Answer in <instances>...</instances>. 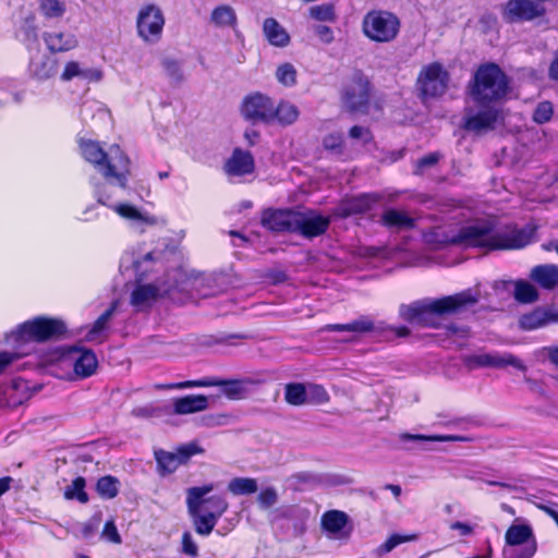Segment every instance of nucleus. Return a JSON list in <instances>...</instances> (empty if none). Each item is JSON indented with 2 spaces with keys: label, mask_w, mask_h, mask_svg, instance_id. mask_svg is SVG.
Wrapping results in <instances>:
<instances>
[{
  "label": "nucleus",
  "mask_w": 558,
  "mask_h": 558,
  "mask_svg": "<svg viewBox=\"0 0 558 558\" xmlns=\"http://www.w3.org/2000/svg\"><path fill=\"white\" fill-rule=\"evenodd\" d=\"M509 93V78L505 72L494 63L480 66L474 75L471 86V96L481 106L502 101Z\"/></svg>",
  "instance_id": "obj_6"
},
{
  "label": "nucleus",
  "mask_w": 558,
  "mask_h": 558,
  "mask_svg": "<svg viewBox=\"0 0 558 558\" xmlns=\"http://www.w3.org/2000/svg\"><path fill=\"white\" fill-rule=\"evenodd\" d=\"M163 70L167 75L171 77L175 82H181L183 80V72L180 63L173 59H165L162 61Z\"/></svg>",
  "instance_id": "obj_51"
},
{
  "label": "nucleus",
  "mask_w": 558,
  "mask_h": 558,
  "mask_svg": "<svg viewBox=\"0 0 558 558\" xmlns=\"http://www.w3.org/2000/svg\"><path fill=\"white\" fill-rule=\"evenodd\" d=\"M101 535L102 537L114 544H121L122 542L121 536L113 521L106 522Z\"/></svg>",
  "instance_id": "obj_54"
},
{
  "label": "nucleus",
  "mask_w": 558,
  "mask_h": 558,
  "mask_svg": "<svg viewBox=\"0 0 558 558\" xmlns=\"http://www.w3.org/2000/svg\"><path fill=\"white\" fill-rule=\"evenodd\" d=\"M324 329L327 331H348L354 333H365L381 332L386 330V327L384 326L383 323L376 325L368 316H361L360 318L348 324L327 325Z\"/></svg>",
  "instance_id": "obj_23"
},
{
  "label": "nucleus",
  "mask_w": 558,
  "mask_h": 558,
  "mask_svg": "<svg viewBox=\"0 0 558 558\" xmlns=\"http://www.w3.org/2000/svg\"><path fill=\"white\" fill-rule=\"evenodd\" d=\"M80 150L83 158L93 165L106 180L104 183L90 180L97 203L110 206L108 202L112 198V194L109 192V186L112 184H117L121 189L128 186L131 172L130 158L119 145H111L105 150L98 142L92 140H81Z\"/></svg>",
  "instance_id": "obj_1"
},
{
  "label": "nucleus",
  "mask_w": 558,
  "mask_h": 558,
  "mask_svg": "<svg viewBox=\"0 0 558 558\" xmlns=\"http://www.w3.org/2000/svg\"><path fill=\"white\" fill-rule=\"evenodd\" d=\"M58 72V60L45 53L32 57L28 64L29 76L39 82L53 77Z\"/></svg>",
  "instance_id": "obj_20"
},
{
  "label": "nucleus",
  "mask_w": 558,
  "mask_h": 558,
  "mask_svg": "<svg viewBox=\"0 0 558 558\" xmlns=\"http://www.w3.org/2000/svg\"><path fill=\"white\" fill-rule=\"evenodd\" d=\"M241 112L246 120L272 123L275 104L270 97L254 93L243 99Z\"/></svg>",
  "instance_id": "obj_11"
},
{
  "label": "nucleus",
  "mask_w": 558,
  "mask_h": 558,
  "mask_svg": "<svg viewBox=\"0 0 558 558\" xmlns=\"http://www.w3.org/2000/svg\"><path fill=\"white\" fill-rule=\"evenodd\" d=\"M43 39L52 53L66 52L75 49L78 45L76 36L69 32H46Z\"/></svg>",
  "instance_id": "obj_24"
},
{
  "label": "nucleus",
  "mask_w": 558,
  "mask_h": 558,
  "mask_svg": "<svg viewBox=\"0 0 558 558\" xmlns=\"http://www.w3.org/2000/svg\"><path fill=\"white\" fill-rule=\"evenodd\" d=\"M539 354L545 357L556 369H558V344L543 347Z\"/></svg>",
  "instance_id": "obj_56"
},
{
  "label": "nucleus",
  "mask_w": 558,
  "mask_h": 558,
  "mask_svg": "<svg viewBox=\"0 0 558 558\" xmlns=\"http://www.w3.org/2000/svg\"><path fill=\"white\" fill-rule=\"evenodd\" d=\"M379 201L376 194H360L341 202L338 211L340 216L348 217L357 214H364L373 208Z\"/></svg>",
  "instance_id": "obj_21"
},
{
  "label": "nucleus",
  "mask_w": 558,
  "mask_h": 558,
  "mask_svg": "<svg viewBox=\"0 0 558 558\" xmlns=\"http://www.w3.org/2000/svg\"><path fill=\"white\" fill-rule=\"evenodd\" d=\"M182 551L191 557H195L198 554V547L189 532L182 535Z\"/></svg>",
  "instance_id": "obj_55"
},
{
  "label": "nucleus",
  "mask_w": 558,
  "mask_h": 558,
  "mask_svg": "<svg viewBox=\"0 0 558 558\" xmlns=\"http://www.w3.org/2000/svg\"><path fill=\"white\" fill-rule=\"evenodd\" d=\"M85 480L83 477H76L71 485L65 488L64 497L66 499H77L82 504L88 501V496L85 493Z\"/></svg>",
  "instance_id": "obj_42"
},
{
  "label": "nucleus",
  "mask_w": 558,
  "mask_h": 558,
  "mask_svg": "<svg viewBox=\"0 0 558 558\" xmlns=\"http://www.w3.org/2000/svg\"><path fill=\"white\" fill-rule=\"evenodd\" d=\"M112 209L122 218L132 221L143 222L149 226L156 225L157 219L154 216H148L142 214L136 207L129 204H118L116 206H111Z\"/></svg>",
  "instance_id": "obj_33"
},
{
  "label": "nucleus",
  "mask_w": 558,
  "mask_h": 558,
  "mask_svg": "<svg viewBox=\"0 0 558 558\" xmlns=\"http://www.w3.org/2000/svg\"><path fill=\"white\" fill-rule=\"evenodd\" d=\"M400 19L386 10H372L362 21V32L366 38L377 44L393 41L400 33Z\"/></svg>",
  "instance_id": "obj_7"
},
{
  "label": "nucleus",
  "mask_w": 558,
  "mask_h": 558,
  "mask_svg": "<svg viewBox=\"0 0 558 558\" xmlns=\"http://www.w3.org/2000/svg\"><path fill=\"white\" fill-rule=\"evenodd\" d=\"M513 298L522 304L534 303L539 299L537 286L531 280H515L513 281Z\"/></svg>",
  "instance_id": "obj_30"
},
{
  "label": "nucleus",
  "mask_w": 558,
  "mask_h": 558,
  "mask_svg": "<svg viewBox=\"0 0 558 558\" xmlns=\"http://www.w3.org/2000/svg\"><path fill=\"white\" fill-rule=\"evenodd\" d=\"M284 400L291 405H303L306 403L307 395L303 384H287L284 387Z\"/></svg>",
  "instance_id": "obj_39"
},
{
  "label": "nucleus",
  "mask_w": 558,
  "mask_h": 558,
  "mask_svg": "<svg viewBox=\"0 0 558 558\" xmlns=\"http://www.w3.org/2000/svg\"><path fill=\"white\" fill-rule=\"evenodd\" d=\"M349 134L352 138H362L364 141H368L371 137L369 131L359 125H354L353 128H351Z\"/></svg>",
  "instance_id": "obj_60"
},
{
  "label": "nucleus",
  "mask_w": 558,
  "mask_h": 558,
  "mask_svg": "<svg viewBox=\"0 0 558 558\" xmlns=\"http://www.w3.org/2000/svg\"><path fill=\"white\" fill-rule=\"evenodd\" d=\"M166 24V17L155 3L142 5L136 16L137 36L148 45H155L160 41Z\"/></svg>",
  "instance_id": "obj_8"
},
{
  "label": "nucleus",
  "mask_w": 558,
  "mask_h": 558,
  "mask_svg": "<svg viewBox=\"0 0 558 558\" xmlns=\"http://www.w3.org/2000/svg\"><path fill=\"white\" fill-rule=\"evenodd\" d=\"M480 293L470 289L440 299H424L411 304H402L399 315L402 319L421 326H435V315L454 314L462 308L476 304Z\"/></svg>",
  "instance_id": "obj_2"
},
{
  "label": "nucleus",
  "mask_w": 558,
  "mask_h": 558,
  "mask_svg": "<svg viewBox=\"0 0 558 558\" xmlns=\"http://www.w3.org/2000/svg\"><path fill=\"white\" fill-rule=\"evenodd\" d=\"M263 33L268 43L275 47H287L290 41V35L283 26L274 17H268L263 23Z\"/></svg>",
  "instance_id": "obj_26"
},
{
  "label": "nucleus",
  "mask_w": 558,
  "mask_h": 558,
  "mask_svg": "<svg viewBox=\"0 0 558 558\" xmlns=\"http://www.w3.org/2000/svg\"><path fill=\"white\" fill-rule=\"evenodd\" d=\"M533 532L529 525H511L506 532V543L510 547H515L529 542L532 537Z\"/></svg>",
  "instance_id": "obj_36"
},
{
  "label": "nucleus",
  "mask_w": 558,
  "mask_h": 558,
  "mask_svg": "<svg viewBox=\"0 0 558 558\" xmlns=\"http://www.w3.org/2000/svg\"><path fill=\"white\" fill-rule=\"evenodd\" d=\"M463 362L470 369L478 367L505 368L512 366L519 371L525 372V364L515 355L508 352H485L463 357Z\"/></svg>",
  "instance_id": "obj_9"
},
{
  "label": "nucleus",
  "mask_w": 558,
  "mask_h": 558,
  "mask_svg": "<svg viewBox=\"0 0 558 558\" xmlns=\"http://www.w3.org/2000/svg\"><path fill=\"white\" fill-rule=\"evenodd\" d=\"M276 77L284 86H293L296 83V70L291 63H283L278 66Z\"/></svg>",
  "instance_id": "obj_46"
},
{
  "label": "nucleus",
  "mask_w": 558,
  "mask_h": 558,
  "mask_svg": "<svg viewBox=\"0 0 558 558\" xmlns=\"http://www.w3.org/2000/svg\"><path fill=\"white\" fill-rule=\"evenodd\" d=\"M278 501V494L276 488L267 487L263 489L257 496V502L262 509H268L275 506Z\"/></svg>",
  "instance_id": "obj_49"
},
{
  "label": "nucleus",
  "mask_w": 558,
  "mask_h": 558,
  "mask_svg": "<svg viewBox=\"0 0 558 558\" xmlns=\"http://www.w3.org/2000/svg\"><path fill=\"white\" fill-rule=\"evenodd\" d=\"M449 75L442 65L435 62L422 69L417 78V86L425 97H437L445 94L448 87Z\"/></svg>",
  "instance_id": "obj_10"
},
{
  "label": "nucleus",
  "mask_w": 558,
  "mask_h": 558,
  "mask_svg": "<svg viewBox=\"0 0 558 558\" xmlns=\"http://www.w3.org/2000/svg\"><path fill=\"white\" fill-rule=\"evenodd\" d=\"M343 144V136L341 133H331L325 136L323 141V145L325 149L335 151V153H341Z\"/></svg>",
  "instance_id": "obj_53"
},
{
  "label": "nucleus",
  "mask_w": 558,
  "mask_h": 558,
  "mask_svg": "<svg viewBox=\"0 0 558 558\" xmlns=\"http://www.w3.org/2000/svg\"><path fill=\"white\" fill-rule=\"evenodd\" d=\"M210 22L217 27H232L236 24V13L232 7L221 4L213 10Z\"/></svg>",
  "instance_id": "obj_32"
},
{
  "label": "nucleus",
  "mask_w": 558,
  "mask_h": 558,
  "mask_svg": "<svg viewBox=\"0 0 558 558\" xmlns=\"http://www.w3.org/2000/svg\"><path fill=\"white\" fill-rule=\"evenodd\" d=\"M78 352V350H76ZM97 367V359L93 351H80V355L74 362V372L80 377H88L94 374Z\"/></svg>",
  "instance_id": "obj_31"
},
{
  "label": "nucleus",
  "mask_w": 558,
  "mask_h": 558,
  "mask_svg": "<svg viewBox=\"0 0 558 558\" xmlns=\"http://www.w3.org/2000/svg\"><path fill=\"white\" fill-rule=\"evenodd\" d=\"M117 303H112L111 306L104 312L98 319L94 323L93 327L89 329V331L86 335V339L88 341H94L98 338V335L101 333L108 326L111 317L113 316V313L116 311Z\"/></svg>",
  "instance_id": "obj_40"
},
{
  "label": "nucleus",
  "mask_w": 558,
  "mask_h": 558,
  "mask_svg": "<svg viewBox=\"0 0 558 558\" xmlns=\"http://www.w3.org/2000/svg\"><path fill=\"white\" fill-rule=\"evenodd\" d=\"M380 221L384 226L398 230H407L414 227V219L407 211L395 208L385 210Z\"/></svg>",
  "instance_id": "obj_27"
},
{
  "label": "nucleus",
  "mask_w": 558,
  "mask_h": 558,
  "mask_svg": "<svg viewBox=\"0 0 558 558\" xmlns=\"http://www.w3.org/2000/svg\"><path fill=\"white\" fill-rule=\"evenodd\" d=\"M483 107L480 111H475L473 108L465 109L462 124L464 130L481 134L495 128L499 110L490 105Z\"/></svg>",
  "instance_id": "obj_13"
},
{
  "label": "nucleus",
  "mask_w": 558,
  "mask_h": 558,
  "mask_svg": "<svg viewBox=\"0 0 558 558\" xmlns=\"http://www.w3.org/2000/svg\"><path fill=\"white\" fill-rule=\"evenodd\" d=\"M38 9L41 15L49 20H59L66 11L65 3L61 0H39Z\"/></svg>",
  "instance_id": "obj_38"
},
{
  "label": "nucleus",
  "mask_w": 558,
  "mask_h": 558,
  "mask_svg": "<svg viewBox=\"0 0 558 558\" xmlns=\"http://www.w3.org/2000/svg\"><path fill=\"white\" fill-rule=\"evenodd\" d=\"M314 32L324 44H331L335 39L333 32L329 26L317 25L315 26Z\"/></svg>",
  "instance_id": "obj_58"
},
{
  "label": "nucleus",
  "mask_w": 558,
  "mask_h": 558,
  "mask_svg": "<svg viewBox=\"0 0 558 558\" xmlns=\"http://www.w3.org/2000/svg\"><path fill=\"white\" fill-rule=\"evenodd\" d=\"M102 77V73L97 69H84L83 77L84 80L98 82Z\"/></svg>",
  "instance_id": "obj_62"
},
{
  "label": "nucleus",
  "mask_w": 558,
  "mask_h": 558,
  "mask_svg": "<svg viewBox=\"0 0 558 558\" xmlns=\"http://www.w3.org/2000/svg\"><path fill=\"white\" fill-rule=\"evenodd\" d=\"M159 296V289L154 284H140L131 295V304L138 310L151 305Z\"/></svg>",
  "instance_id": "obj_29"
},
{
  "label": "nucleus",
  "mask_w": 558,
  "mask_h": 558,
  "mask_svg": "<svg viewBox=\"0 0 558 558\" xmlns=\"http://www.w3.org/2000/svg\"><path fill=\"white\" fill-rule=\"evenodd\" d=\"M155 459L157 462V471L162 476L173 473L180 466V461L177 459L174 452L162 449L155 450Z\"/></svg>",
  "instance_id": "obj_35"
},
{
  "label": "nucleus",
  "mask_w": 558,
  "mask_h": 558,
  "mask_svg": "<svg viewBox=\"0 0 558 558\" xmlns=\"http://www.w3.org/2000/svg\"><path fill=\"white\" fill-rule=\"evenodd\" d=\"M450 242L464 247L486 250L520 248L526 244L518 236L496 230L489 222H476L462 227Z\"/></svg>",
  "instance_id": "obj_5"
},
{
  "label": "nucleus",
  "mask_w": 558,
  "mask_h": 558,
  "mask_svg": "<svg viewBox=\"0 0 558 558\" xmlns=\"http://www.w3.org/2000/svg\"><path fill=\"white\" fill-rule=\"evenodd\" d=\"M536 549V542L533 541L521 549L515 547L505 548L504 558H532L535 555Z\"/></svg>",
  "instance_id": "obj_47"
},
{
  "label": "nucleus",
  "mask_w": 558,
  "mask_h": 558,
  "mask_svg": "<svg viewBox=\"0 0 558 558\" xmlns=\"http://www.w3.org/2000/svg\"><path fill=\"white\" fill-rule=\"evenodd\" d=\"M177 388H195V387H221L222 393L230 399H240L245 392L246 387L242 380H219L216 378H203L199 380L180 381L174 385Z\"/></svg>",
  "instance_id": "obj_16"
},
{
  "label": "nucleus",
  "mask_w": 558,
  "mask_h": 558,
  "mask_svg": "<svg viewBox=\"0 0 558 558\" xmlns=\"http://www.w3.org/2000/svg\"><path fill=\"white\" fill-rule=\"evenodd\" d=\"M310 16L320 22H335L337 19L335 5L331 3H323L311 7Z\"/></svg>",
  "instance_id": "obj_41"
},
{
  "label": "nucleus",
  "mask_w": 558,
  "mask_h": 558,
  "mask_svg": "<svg viewBox=\"0 0 558 558\" xmlns=\"http://www.w3.org/2000/svg\"><path fill=\"white\" fill-rule=\"evenodd\" d=\"M553 116V106L548 101H543L537 105L533 113V120L539 124L548 122Z\"/></svg>",
  "instance_id": "obj_50"
},
{
  "label": "nucleus",
  "mask_w": 558,
  "mask_h": 558,
  "mask_svg": "<svg viewBox=\"0 0 558 558\" xmlns=\"http://www.w3.org/2000/svg\"><path fill=\"white\" fill-rule=\"evenodd\" d=\"M544 12V8L532 0H509L504 9V19L510 23L531 21Z\"/></svg>",
  "instance_id": "obj_15"
},
{
  "label": "nucleus",
  "mask_w": 558,
  "mask_h": 558,
  "mask_svg": "<svg viewBox=\"0 0 558 558\" xmlns=\"http://www.w3.org/2000/svg\"><path fill=\"white\" fill-rule=\"evenodd\" d=\"M65 332V325L62 320L47 317H36L23 323L16 331L9 337L10 341L16 343L13 352H0V374L13 361L28 355L32 349L27 345L32 342H44L58 338Z\"/></svg>",
  "instance_id": "obj_3"
},
{
  "label": "nucleus",
  "mask_w": 558,
  "mask_h": 558,
  "mask_svg": "<svg viewBox=\"0 0 558 558\" xmlns=\"http://www.w3.org/2000/svg\"><path fill=\"white\" fill-rule=\"evenodd\" d=\"M550 323H558V311L551 307H536L519 318V327L526 331L545 327Z\"/></svg>",
  "instance_id": "obj_18"
},
{
  "label": "nucleus",
  "mask_w": 558,
  "mask_h": 558,
  "mask_svg": "<svg viewBox=\"0 0 558 558\" xmlns=\"http://www.w3.org/2000/svg\"><path fill=\"white\" fill-rule=\"evenodd\" d=\"M215 489L213 483L193 486L186 489V508L197 534L207 536L215 529L219 519L228 510L229 504L223 496L206 497Z\"/></svg>",
  "instance_id": "obj_4"
},
{
  "label": "nucleus",
  "mask_w": 558,
  "mask_h": 558,
  "mask_svg": "<svg viewBox=\"0 0 558 558\" xmlns=\"http://www.w3.org/2000/svg\"><path fill=\"white\" fill-rule=\"evenodd\" d=\"M416 538H417V536L415 534H412V535L392 534L391 536H389L387 538V541L384 544H381L378 547L377 551L379 555H385L387 553H390L398 545L405 543V542L415 541Z\"/></svg>",
  "instance_id": "obj_45"
},
{
  "label": "nucleus",
  "mask_w": 558,
  "mask_h": 558,
  "mask_svg": "<svg viewBox=\"0 0 558 558\" xmlns=\"http://www.w3.org/2000/svg\"><path fill=\"white\" fill-rule=\"evenodd\" d=\"M330 225V218L313 210L296 211L294 219V232L304 238H315L324 234Z\"/></svg>",
  "instance_id": "obj_14"
},
{
  "label": "nucleus",
  "mask_w": 558,
  "mask_h": 558,
  "mask_svg": "<svg viewBox=\"0 0 558 558\" xmlns=\"http://www.w3.org/2000/svg\"><path fill=\"white\" fill-rule=\"evenodd\" d=\"M404 440H424V441H440V442H448V441H468L469 438L465 436H459V435H420V434H404L401 436Z\"/></svg>",
  "instance_id": "obj_43"
},
{
  "label": "nucleus",
  "mask_w": 558,
  "mask_h": 558,
  "mask_svg": "<svg viewBox=\"0 0 558 558\" xmlns=\"http://www.w3.org/2000/svg\"><path fill=\"white\" fill-rule=\"evenodd\" d=\"M451 530L459 531L461 535H470L473 533V527L464 522H453L450 525Z\"/></svg>",
  "instance_id": "obj_61"
},
{
  "label": "nucleus",
  "mask_w": 558,
  "mask_h": 558,
  "mask_svg": "<svg viewBox=\"0 0 558 558\" xmlns=\"http://www.w3.org/2000/svg\"><path fill=\"white\" fill-rule=\"evenodd\" d=\"M255 169V161L251 153L235 148L225 165L228 175L241 177L250 174Z\"/></svg>",
  "instance_id": "obj_22"
},
{
  "label": "nucleus",
  "mask_w": 558,
  "mask_h": 558,
  "mask_svg": "<svg viewBox=\"0 0 558 558\" xmlns=\"http://www.w3.org/2000/svg\"><path fill=\"white\" fill-rule=\"evenodd\" d=\"M440 155L438 153L428 154L417 160V168L425 169L432 167L438 162Z\"/></svg>",
  "instance_id": "obj_59"
},
{
  "label": "nucleus",
  "mask_w": 558,
  "mask_h": 558,
  "mask_svg": "<svg viewBox=\"0 0 558 558\" xmlns=\"http://www.w3.org/2000/svg\"><path fill=\"white\" fill-rule=\"evenodd\" d=\"M228 490L235 495H251L258 490V484L252 477H234L228 484Z\"/></svg>",
  "instance_id": "obj_37"
},
{
  "label": "nucleus",
  "mask_w": 558,
  "mask_h": 558,
  "mask_svg": "<svg viewBox=\"0 0 558 558\" xmlns=\"http://www.w3.org/2000/svg\"><path fill=\"white\" fill-rule=\"evenodd\" d=\"M96 488L102 498L111 499L118 494V481L112 476H104L98 480Z\"/></svg>",
  "instance_id": "obj_44"
},
{
  "label": "nucleus",
  "mask_w": 558,
  "mask_h": 558,
  "mask_svg": "<svg viewBox=\"0 0 558 558\" xmlns=\"http://www.w3.org/2000/svg\"><path fill=\"white\" fill-rule=\"evenodd\" d=\"M348 522V514L340 510H329L322 515V527L332 536H339Z\"/></svg>",
  "instance_id": "obj_28"
},
{
  "label": "nucleus",
  "mask_w": 558,
  "mask_h": 558,
  "mask_svg": "<svg viewBox=\"0 0 558 558\" xmlns=\"http://www.w3.org/2000/svg\"><path fill=\"white\" fill-rule=\"evenodd\" d=\"M157 257L155 256L154 252H147L144 254L143 259L136 258L133 260V266L136 271H140L141 266L146 260H155Z\"/></svg>",
  "instance_id": "obj_63"
},
{
  "label": "nucleus",
  "mask_w": 558,
  "mask_h": 558,
  "mask_svg": "<svg viewBox=\"0 0 558 558\" xmlns=\"http://www.w3.org/2000/svg\"><path fill=\"white\" fill-rule=\"evenodd\" d=\"M244 137L250 146H253L257 143L259 138V133L255 130H246L244 133Z\"/></svg>",
  "instance_id": "obj_64"
},
{
  "label": "nucleus",
  "mask_w": 558,
  "mask_h": 558,
  "mask_svg": "<svg viewBox=\"0 0 558 558\" xmlns=\"http://www.w3.org/2000/svg\"><path fill=\"white\" fill-rule=\"evenodd\" d=\"M369 99L368 80L356 74L352 81L345 86L342 94L343 107L351 112H363Z\"/></svg>",
  "instance_id": "obj_12"
},
{
  "label": "nucleus",
  "mask_w": 558,
  "mask_h": 558,
  "mask_svg": "<svg viewBox=\"0 0 558 558\" xmlns=\"http://www.w3.org/2000/svg\"><path fill=\"white\" fill-rule=\"evenodd\" d=\"M529 279L545 291H554L558 289V265H536L531 268Z\"/></svg>",
  "instance_id": "obj_19"
},
{
  "label": "nucleus",
  "mask_w": 558,
  "mask_h": 558,
  "mask_svg": "<svg viewBox=\"0 0 558 558\" xmlns=\"http://www.w3.org/2000/svg\"><path fill=\"white\" fill-rule=\"evenodd\" d=\"M208 409V398L204 395H189L173 399V412L179 415L193 414Z\"/></svg>",
  "instance_id": "obj_25"
},
{
  "label": "nucleus",
  "mask_w": 558,
  "mask_h": 558,
  "mask_svg": "<svg viewBox=\"0 0 558 558\" xmlns=\"http://www.w3.org/2000/svg\"><path fill=\"white\" fill-rule=\"evenodd\" d=\"M295 213L288 209H268L263 214L262 223L274 232H294Z\"/></svg>",
  "instance_id": "obj_17"
},
{
  "label": "nucleus",
  "mask_w": 558,
  "mask_h": 558,
  "mask_svg": "<svg viewBox=\"0 0 558 558\" xmlns=\"http://www.w3.org/2000/svg\"><path fill=\"white\" fill-rule=\"evenodd\" d=\"M158 410L153 404L136 407L132 410V415L141 418H149L157 415Z\"/></svg>",
  "instance_id": "obj_57"
},
{
  "label": "nucleus",
  "mask_w": 558,
  "mask_h": 558,
  "mask_svg": "<svg viewBox=\"0 0 558 558\" xmlns=\"http://www.w3.org/2000/svg\"><path fill=\"white\" fill-rule=\"evenodd\" d=\"M299 114L296 106L289 101H280L278 105H275L274 122L281 125H290L298 120Z\"/></svg>",
  "instance_id": "obj_34"
},
{
  "label": "nucleus",
  "mask_w": 558,
  "mask_h": 558,
  "mask_svg": "<svg viewBox=\"0 0 558 558\" xmlns=\"http://www.w3.org/2000/svg\"><path fill=\"white\" fill-rule=\"evenodd\" d=\"M84 69L81 68V64L77 61H70L65 64L64 70L61 74V80L64 82H69L74 77H83Z\"/></svg>",
  "instance_id": "obj_52"
},
{
  "label": "nucleus",
  "mask_w": 558,
  "mask_h": 558,
  "mask_svg": "<svg viewBox=\"0 0 558 558\" xmlns=\"http://www.w3.org/2000/svg\"><path fill=\"white\" fill-rule=\"evenodd\" d=\"M203 452V449L194 442L180 446L175 453L180 465L186 463L193 456Z\"/></svg>",
  "instance_id": "obj_48"
}]
</instances>
